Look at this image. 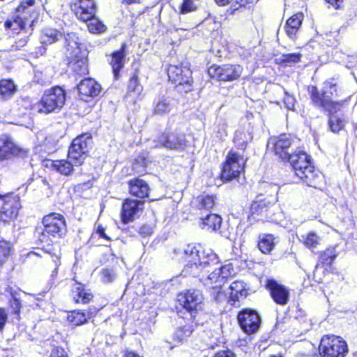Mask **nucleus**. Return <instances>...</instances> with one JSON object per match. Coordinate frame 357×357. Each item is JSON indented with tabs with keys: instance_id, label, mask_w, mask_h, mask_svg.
Here are the masks:
<instances>
[{
	"instance_id": "nucleus-1",
	"label": "nucleus",
	"mask_w": 357,
	"mask_h": 357,
	"mask_svg": "<svg viewBox=\"0 0 357 357\" xmlns=\"http://www.w3.org/2000/svg\"><path fill=\"white\" fill-rule=\"evenodd\" d=\"M186 264L183 272L185 275L198 277L202 271L219 263L218 255L211 249H202L199 245H187L183 250Z\"/></svg>"
},
{
	"instance_id": "nucleus-2",
	"label": "nucleus",
	"mask_w": 357,
	"mask_h": 357,
	"mask_svg": "<svg viewBox=\"0 0 357 357\" xmlns=\"http://www.w3.org/2000/svg\"><path fill=\"white\" fill-rule=\"evenodd\" d=\"M309 93L312 104L331 114L340 111L344 103V101L336 100L340 96L342 89L333 77L324 81L321 92L316 86H311L309 87Z\"/></svg>"
},
{
	"instance_id": "nucleus-3",
	"label": "nucleus",
	"mask_w": 357,
	"mask_h": 357,
	"mask_svg": "<svg viewBox=\"0 0 357 357\" xmlns=\"http://www.w3.org/2000/svg\"><path fill=\"white\" fill-rule=\"evenodd\" d=\"M294 173L303 183L308 186L317 188L321 175L314 171V167L311 165L310 157L303 151L295 152L288 156Z\"/></svg>"
},
{
	"instance_id": "nucleus-4",
	"label": "nucleus",
	"mask_w": 357,
	"mask_h": 357,
	"mask_svg": "<svg viewBox=\"0 0 357 357\" xmlns=\"http://www.w3.org/2000/svg\"><path fill=\"white\" fill-rule=\"evenodd\" d=\"M80 39L75 33H68L65 36L66 56L72 68L79 75L86 74L88 67L86 59L79 56Z\"/></svg>"
},
{
	"instance_id": "nucleus-5",
	"label": "nucleus",
	"mask_w": 357,
	"mask_h": 357,
	"mask_svg": "<svg viewBox=\"0 0 357 357\" xmlns=\"http://www.w3.org/2000/svg\"><path fill=\"white\" fill-rule=\"evenodd\" d=\"M235 270L231 264H227L224 266L215 268L205 279L203 283L205 286L212 289L211 296L215 301H218L224 296L221 291L222 286L225 283L227 280L234 275Z\"/></svg>"
},
{
	"instance_id": "nucleus-6",
	"label": "nucleus",
	"mask_w": 357,
	"mask_h": 357,
	"mask_svg": "<svg viewBox=\"0 0 357 357\" xmlns=\"http://www.w3.org/2000/svg\"><path fill=\"white\" fill-rule=\"evenodd\" d=\"M65 102L64 90L59 86H55L45 91L36 107L38 112L47 114L59 111L63 107Z\"/></svg>"
},
{
	"instance_id": "nucleus-7",
	"label": "nucleus",
	"mask_w": 357,
	"mask_h": 357,
	"mask_svg": "<svg viewBox=\"0 0 357 357\" xmlns=\"http://www.w3.org/2000/svg\"><path fill=\"white\" fill-rule=\"evenodd\" d=\"M169 81L176 84L177 91L188 93L192 90V72L188 67L183 64L169 65L167 70Z\"/></svg>"
},
{
	"instance_id": "nucleus-8",
	"label": "nucleus",
	"mask_w": 357,
	"mask_h": 357,
	"mask_svg": "<svg viewBox=\"0 0 357 357\" xmlns=\"http://www.w3.org/2000/svg\"><path fill=\"white\" fill-rule=\"evenodd\" d=\"M92 145V137L89 133L82 134L73 139L69 147L68 158L75 166L82 165Z\"/></svg>"
},
{
	"instance_id": "nucleus-9",
	"label": "nucleus",
	"mask_w": 357,
	"mask_h": 357,
	"mask_svg": "<svg viewBox=\"0 0 357 357\" xmlns=\"http://www.w3.org/2000/svg\"><path fill=\"white\" fill-rule=\"evenodd\" d=\"M44 229L40 240L47 242L48 235L54 238H62L66 232V221L61 215L56 213H50L43 218Z\"/></svg>"
},
{
	"instance_id": "nucleus-10",
	"label": "nucleus",
	"mask_w": 357,
	"mask_h": 357,
	"mask_svg": "<svg viewBox=\"0 0 357 357\" xmlns=\"http://www.w3.org/2000/svg\"><path fill=\"white\" fill-rule=\"evenodd\" d=\"M347 351V344L340 337L325 336L321 340L319 353L324 357H344Z\"/></svg>"
},
{
	"instance_id": "nucleus-11",
	"label": "nucleus",
	"mask_w": 357,
	"mask_h": 357,
	"mask_svg": "<svg viewBox=\"0 0 357 357\" xmlns=\"http://www.w3.org/2000/svg\"><path fill=\"white\" fill-rule=\"evenodd\" d=\"M245 160L239 153L230 151L223 164L221 178L223 181H230L237 178L243 170Z\"/></svg>"
},
{
	"instance_id": "nucleus-12",
	"label": "nucleus",
	"mask_w": 357,
	"mask_h": 357,
	"mask_svg": "<svg viewBox=\"0 0 357 357\" xmlns=\"http://www.w3.org/2000/svg\"><path fill=\"white\" fill-rule=\"evenodd\" d=\"M243 72L239 65L212 66L208 69L209 76L219 81L231 82L237 79Z\"/></svg>"
},
{
	"instance_id": "nucleus-13",
	"label": "nucleus",
	"mask_w": 357,
	"mask_h": 357,
	"mask_svg": "<svg viewBox=\"0 0 357 357\" xmlns=\"http://www.w3.org/2000/svg\"><path fill=\"white\" fill-rule=\"evenodd\" d=\"M0 218L6 222L15 218L21 207L20 197L16 195L2 196L0 195Z\"/></svg>"
},
{
	"instance_id": "nucleus-14",
	"label": "nucleus",
	"mask_w": 357,
	"mask_h": 357,
	"mask_svg": "<svg viewBox=\"0 0 357 357\" xmlns=\"http://www.w3.org/2000/svg\"><path fill=\"white\" fill-rule=\"evenodd\" d=\"M27 151L15 144L12 137L8 135H0V161L11 158L13 156L24 157Z\"/></svg>"
},
{
	"instance_id": "nucleus-15",
	"label": "nucleus",
	"mask_w": 357,
	"mask_h": 357,
	"mask_svg": "<svg viewBox=\"0 0 357 357\" xmlns=\"http://www.w3.org/2000/svg\"><path fill=\"white\" fill-rule=\"evenodd\" d=\"M238 321L242 330L248 334L256 333L261 324V319L258 313L250 309H245L240 312Z\"/></svg>"
},
{
	"instance_id": "nucleus-16",
	"label": "nucleus",
	"mask_w": 357,
	"mask_h": 357,
	"mask_svg": "<svg viewBox=\"0 0 357 357\" xmlns=\"http://www.w3.org/2000/svg\"><path fill=\"white\" fill-rule=\"evenodd\" d=\"M155 146L165 147L168 149H183L186 146L185 135L178 132H164L156 141Z\"/></svg>"
},
{
	"instance_id": "nucleus-17",
	"label": "nucleus",
	"mask_w": 357,
	"mask_h": 357,
	"mask_svg": "<svg viewBox=\"0 0 357 357\" xmlns=\"http://www.w3.org/2000/svg\"><path fill=\"white\" fill-rule=\"evenodd\" d=\"M180 304L188 312L192 314L201 307L203 296L198 289H190L178 296Z\"/></svg>"
},
{
	"instance_id": "nucleus-18",
	"label": "nucleus",
	"mask_w": 357,
	"mask_h": 357,
	"mask_svg": "<svg viewBox=\"0 0 357 357\" xmlns=\"http://www.w3.org/2000/svg\"><path fill=\"white\" fill-rule=\"evenodd\" d=\"M34 3L35 0H22L16 8L17 17L14 22H6V26L7 27H12L14 24H17L20 29H23L29 22L33 23V20H29L27 16L31 12V7Z\"/></svg>"
},
{
	"instance_id": "nucleus-19",
	"label": "nucleus",
	"mask_w": 357,
	"mask_h": 357,
	"mask_svg": "<svg viewBox=\"0 0 357 357\" xmlns=\"http://www.w3.org/2000/svg\"><path fill=\"white\" fill-rule=\"evenodd\" d=\"M144 202L131 199H126L121 208V220L124 224L132 222L142 211Z\"/></svg>"
},
{
	"instance_id": "nucleus-20",
	"label": "nucleus",
	"mask_w": 357,
	"mask_h": 357,
	"mask_svg": "<svg viewBox=\"0 0 357 357\" xmlns=\"http://www.w3.org/2000/svg\"><path fill=\"white\" fill-rule=\"evenodd\" d=\"M74 6L76 17L83 22H87L96 15L97 8L94 0H79Z\"/></svg>"
},
{
	"instance_id": "nucleus-21",
	"label": "nucleus",
	"mask_w": 357,
	"mask_h": 357,
	"mask_svg": "<svg viewBox=\"0 0 357 357\" xmlns=\"http://www.w3.org/2000/svg\"><path fill=\"white\" fill-rule=\"evenodd\" d=\"M266 288L269 290L273 301L278 305H284L289 301V291L284 286L273 280H268Z\"/></svg>"
},
{
	"instance_id": "nucleus-22",
	"label": "nucleus",
	"mask_w": 357,
	"mask_h": 357,
	"mask_svg": "<svg viewBox=\"0 0 357 357\" xmlns=\"http://www.w3.org/2000/svg\"><path fill=\"white\" fill-rule=\"evenodd\" d=\"M271 206V202L263 198L262 195L257 197L250 206V213L253 219L264 220V218H268V211Z\"/></svg>"
},
{
	"instance_id": "nucleus-23",
	"label": "nucleus",
	"mask_w": 357,
	"mask_h": 357,
	"mask_svg": "<svg viewBox=\"0 0 357 357\" xmlns=\"http://www.w3.org/2000/svg\"><path fill=\"white\" fill-rule=\"evenodd\" d=\"M176 106L175 100L170 96L159 95L153 104V112L155 115L164 116L169 114Z\"/></svg>"
},
{
	"instance_id": "nucleus-24",
	"label": "nucleus",
	"mask_w": 357,
	"mask_h": 357,
	"mask_svg": "<svg viewBox=\"0 0 357 357\" xmlns=\"http://www.w3.org/2000/svg\"><path fill=\"white\" fill-rule=\"evenodd\" d=\"M268 144L273 145L275 154L282 160H287L288 156L291 155L287 151L291 144V139L288 135L283 134L277 138H273L269 141Z\"/></svg>"
},
{
	"instance_id": "nucleus-25",
	"label": "nucleus",
	"mask_w": 357,
	"mask_h": 357,
	"mask_svg": "<svg viewBox=\"0 0 357 357\" xmlns=\"http://www.w3.org/2000/svg\"><path fill=\"white\" fill-rule=\"evenodd\" d=\"M82 98L96 97L101 91L100 85L91 78L84 79L77 86Z\"/></svg>"
},
{
	"instance_id": "nucleus-26",
	"label": "nucleus",
	"mask_w": 357,
	"mask_h": 357,
	"mask_svg": "<svg viewBox=\"0 0 357 357\" xmlns=\"http://www.w3.org/2000/svg\"><path fill=\"white\" fill-rule=\"evenodd\" d=\"M304 19V15L302 13H297L290 17L284 26V30L286 35L292 40H295L297 36V33L299 31Z\"/></svg>"
},
{
	"instance_id": "nucleus-27",
	"label": "nucleus",
	"mask_w": 357,
	"mask_h": 357,
	"mask_svg": "<svg viewBox=\"0 0 357 357\" xmlns=\"http://www.w3.org/2000/svg\"><path fill=\"white\" fill-rule=\"evenodd\" d=\"M129 192L134 197L144 199L149 196L150 188L149 184L139 178H135L128 181Z\"/></svg>"
},
{
	"instance_id": "nucleus-28",
	"label": "nucleus",
	"mask_w": 357,
	"mask_h": 357,
	"mask_svg": "<svg viewBox=\"0 0 357 357\" xmlns=\"http://www.w3.org/2000/svg\"><path fill=\"white\" fill-rule=\"evenodd\" d=\"M229 302L231 305L238 306V303L247 296L245 284L242 281H234L230 285Z\"/></svg>"
},
{
	"instance_id": "nucleus-29",
	"label": "nucleus",
	"mask_w": 357,
	"mask_h": 357,
	"mask_svg": "<svg viewBox=\"0 0 357 357\" xmlns=\"http://www.w3.org/2000/svg\"><path fill=\"white\" fill-rule=\"evenodd\" d=\"M126 48V45L123 43L121 45V47L119 50L115 51L112 53L110 64L112 68L113 74L115 79H119L120 76V71L124 66Z\"/></svg>"
},
{
	"instance_id": "nucleus-30",
	"label": "nucleus",
	"mask_w": 357,
	"mask_h": 357,
	"mask_svg": "<svg viewBox=\"0 0 357 357\" xmlns=\"http://www.w3.org/2000/svg\"><path fill=\"white\" fill-rule=\"evenodd\" d=\"M72 296L75 303L82 304L88 303L93 298L91 291L78 282H75L72 286Z\"/></svg>"
},
{
	"instance_id": "nucleus-31",
	"label": "nucleus",
	"mask_w": 357,
	"mask_h": 357,
	"mask_svg": "<svg viewBox=\"0 0 357 357\" xmlns=\"http://www.w3.org/2000/svg\"><path fill=\"white\" fill-rule=\"evenodd\" d=\"M222 223V218L217 214L209 213L199 220V227L202 229L216 231L220 229Z\"/></svg>"
},
{
	"instance_id": "nucleus-32",
	"label": "nucleus",
	"mask_w": 357,
	"mask_h": 357,
	"mask_svg": "<svg viewBox=\"0 0 357 357\" xmlns=\"http://www.w3.org/2000/svg\"><path fill=\"white\" fill-rule=\"evenodd\" d=\"M17 86L11 79L0 80V99L7 100L17 92Z\"/></svg>"
},
{
	"instance_id": "nucleus-33",
	"label": "nucleus",
	"mask_w": 357,
	"mask_h": 357,
	"mask_svg": "<svg viewBox=\"0 0 357 357\" xmlns=\"http://www.w3.org/2000/svg\"><path fill=\"white\" fill-rule=\"evenodd\" d=\"M275 238L272 234H261L259 236L258 248L264 254H269L274 248Z\"/></svg>"
},
{
	"instance_id": "nucleus-34",
	"label": "nucleus",
	"mask_w": 357,
	"mask_h": 357,
	"mask_svg": "<svg viewBox=\"0 0 357 357\" xmlns=\"http://www.w3.org/2000/svg\"><path fill=\"white\" fill-rule=\"evenodd\" d=\"M75 165L70 160H60L52 162V167L61 173V174L68 176L70 175L73 171V166Z\"/></svg>"
},
{
	"instance_id": "nucleus-35",
	"label": "nucleus",
	"mask_w": 357,
	"mask_h": 357,
	"mask_svg": "<svg viewBox=\"0 0 357 357\" xmlns=\"http://www.w3.org/2000/svg\"><path fill=\"white\" fill-rule=\"evenodd\" d=\"M252 139L249 132L243 130H237L234 138V142L238 149L244 151L248 142Z\"/></svg>"
},
{
	"instance_id": "nucleus-36",
	"label": "nucleus",
	"mask_w": 357,
	"mask_h": 357,
	"mask_svg": "<svg viewBox=\"0 0 357 357\" xmlns=\"http://www.w3.org/2000/svg\"><path fill=\"white\" fill-rule=\"evenodd\" d=\"M68 321L73 326H78L87 322L86 314L80 310H73L68 313Z\"/></svg>"
},
{
	"instance_id": "nucleus-37",
	"label": "nucleus",
	"mask_w": 357,
	"mask_h": 357,
	"mask_svg": "<svg viewBox=\"0 0 357 357\" xmlns=\"http://www.w3.org/2000/svg\"><path fill=\"white\" fill-rule=\"evenodd\" d=\"M61 36V33L57 30L51 28H45L43 30L41 41L44 44H52L57 41Z\"/></svg>"
},
{
	"instance_id": "nucleus-38",
	"label": "nucleus",
	"mask_w": 357,
	"mask_h": 357,
	"mask_svg": "<svg viewBox=\"0 0 357 357\" xmlns=\"http://www.w3.org/2000/svg\"><path fill=\"white\" fill-rule=\"evenodd\" d=\"M299 240L306 248L312 250L319 243L320 238L315 232L310 231L306 234L301 235Z\"/></svg>"
},
{
	"instance_id": "nucleus-39",
	"label": "nucleus",
	"mask_w": 357,
	"mask_h": 357,
	"mask_svg": "<svg viewBox=\"0 0 357 357\" xmlns=\"http://www.w3.org/2000/svg\"><path fill=\"white\" fill-rule=\"evenodd\" d=\"M199 202L198 208L201 210L209 211L213 208L215 203V197L213 195H201L197 197Z\"/></svg>"
},
{
	"instance_id": "nucleus-40",
	"label": "nucleus",
	"mask_w": 357,
	"mask_h": 357,
	"mask_svg": "<svg viewBox=\"0 0 357 357\" xmlns=\"http://www.w3.org/2000/svg\"><path fill=\"white\" fill-rule=\"evenodd\" d=\"M89 23L87 24L89 31L91 33H102L105 31L106 27L103 24L102 22H100L98 18L95 17H92L90 20L87 21Z\"/></svg>"
},
{
	"instance_id": "nucleus-41",
	"label": "nucleus",
	"mask_w": 357,
	"mask_h": 357,
	"mask_svg": "<svg viewBox=\"0 0 357 357\" xmlns=\"http://www.w3.org/2000/svg\"><path fill=\"white\" fill-rule=\"evenodd\" d=\"M198 8L197 0H183L179 6L180 13L185 15L195 11Z\"/></svg>"
},
{
	"instance_id": "nucleus-42",
	"label": "nucleus",
	"mask_w": 357,
	"mask_h": 357,
	"mask_svg": "<svg viewBox=\"0 0 357 357\" xmlns=\"http://www.w3.org/2000/svg\"><path fill=\"white\" fill-rule=\"evenodd\" d=\"M11 252L10 243L6 241H0V265L8 259Z\"/></svg>"
},
{
	"instance_id": "nucleus-43",
	"label": "nucleus",
	"mask_w": 357,
	"mask_h": 357,
	"mask_svg": "<svg viewBox=\"0 0 357 357\" xmlns=\"http://www.w3.org/2000/svg\"><path fill=\"white\" fill-rule=\"evenodd\" d=\"M128 90L129 92L134 93L137 96H139L143 90L142 86L139 84L138 77L135 74L129 79Z\"/></svg>"
},
{
	"instance_id": "nucleus-44",
	"label": "nucleus",
	"mask_w": 357,
	"mask_h": 357,
	"mask_svg": "<svg viewBox=\"0 0 357 357\" xmlns=\"http://www.w3.org/2000/svg\"><path fill=\"white\" fill-rule=\"evenodd\" d=\"M328 125L332 132H338L340 130L343 129L344 122L340 118L335 115H331L328 120Z\"/></svg>"
},
{
	"instance_id": "nucleus-45",
	"label": "nucleus",
	"mask_w": 357,
	"mask_h": 357,
	"mask_svg": "<svg viewBox=\"0 0 357 357\" xmlns=\"http://www.w3.org/2000/svg\"><path fill=\"white\" fill-rule=\"evenodd\" d=\"M193 331L192 325H185L176 330L174 334L175 338L178 342H182L185 338L189 337Z\"/></svg>"
},
{
	"instance_id": "nucleus-46",
	"label": "nucleus",
	"mask_w": 357,
	"mask_h": 357,
	"mask_svg": "<svg viewBox=\"0 0 357 357\" xmlns=\"http://www.w3.org/2000/svg\"><path fill=\"white\" fill-rule=\"evenodd\" d=\"M337 256L335 248H328L322 255L321 258L323 261L326 264H331Z\"/></svg>"
},
{
	"instance_id": "nucleus-47",
	"label": "nucleus",
	"mask_w": 357,
	"mask_h": 357,
	"mask_svg": "<svg viewBox=\"0 0 357 357\" xmlns=\"http://www.w3.org/2000/svg\"><path fill=\"white\" fill-rule=\"evenodd\" d=\"M301 54L300 53H292L282 55V62L285 63H298L300 61Z\"/></svg>"
},
{
	"instance_id": "nucleus-48",
	"label": "nucleus",
	"mask_w": 357,
	"mask_h": 357,
	"mask_svg": "<svg viewBox=\"0 0 357 357\" xmlns=\"http://www.w3.org/2000/svg\"><path fill=\"white\" fill-rule=\"evenodd\" d=\"M253 4L252 0H236L235 3H233L231 7V14L234 13V10H238L239 8L245 7L248 5Z\"/></svg>"
},
{
	"instance_id": "nucleus-49",
	"label": "nucleus",
	"mask_w": 357,
	"mask_h": 357,
	"mask_svg": "<svg viewBox=\"0 0 357 357\" xmlns=\"http://www.w3.org/2000/svg\"><path fill=\"white\" fill-rule=\"evenodd\" d=\"M283 93H284V104L286 107L289 110H293L294 109V103L295 99L294 97L290 96L287 92L283 90Z\"/></svg>"
},
{
	"instance_id": "nucleus-50",
	"label": "nucleus",
	"mask_w": 357,
	"mask_h": 357,
	"mask_svg": "<svg viewBox=\"0 0 357 357\" xmlns=\"http://www.w3.org/2000/svg\"><path fill=\"white\" fill-rule=\"evenodd\" d=\"M102 277L105 282H110L114 280L115 275L112 270L105 268L102 271Z\"/></svg>"
},
{
	"instance_id": "nucleus-51",
	"label": "nucleus",
	"mask_w": 357,
	"mask_h": 357,
	"mask_svg": "<svg viewBox=\"0 0 357 357\" xmlns=\"http://www.w3.org/2000/svg\"><path fill=\"white\" fill-rule=\"evenodd\" d=\"M50 357H68L65 350L61 347L52 349Z\"/></svg>"
},
{
	"instance_id": "nucleus-52",
	"label": "nucleus",
	"mask_w": 357,
	"mask_h": 357,
	"mask_svg": "<svg viewBox=\"0 0 357 357\" xmlns=\"http://www.w3.org/2000/svg\"><path fill=\"white\" fill-rule=\"evenodd\" d=\"M7 313L6 312L5 310L0 308V332L3 331L7 321Z\"/></svg>"
},
{
	"instance_id": "nucleus-53",
	"label": "nucleus",
	"mask_w": 357,
	"mask_h": 357,
	"mask_svg": "<svg viewBox=\"0 0 357 357\" xmlns=\"http://www.w3.org/2000/svg\"><path fill=\"white\" fill-rule=\"evenodd\" d=\"M213 357H236L231 350H224L216 352Z\"/></svg>"
},
{
	"instance_id": "nucleus-54",
	"label": "nucleus",
	"mask_w": 357,
	"mask_h": 357,
	"mask_svg": "<svg viewBox=\"0 0 357 357\" xmlns=\"http://www.w3.org/2000/svg\"><path fill=\"white\" fill-rule=\"evenodd\" d=\"M50 255H51L52 260L54 263V273H56L57 269L60 266V255L57 254L52 255L50 251L47 252Z\"/></svg>"
},
{
	"instance_id": "nucleus-55",
	"label": "nucleus",
	"mask_w": 357,
	"mask_h": 357,
	"mask_svg": "<svg viewBox=\"0 0 357 357\" xmlns=\"http://www.w3.org/2000/svg\"><path fill=\"white\" fill-rule=\"evenodd\" d=\"M40 76H42V73H39V72H37L35 74V80L37 83L41 84V85H44V84H46L47 83H49L50 81L49 79H40Z\"/></svg>"
},
{
	"instance_id": "nucleus-56",
	"label": "nucleus",
	"mask_w": 357,
	"mask_h": 357,
	"mask_svg": "<svg viewBox=\"0 0 357 357\" xmlns=\"http://www.w3.org/2000/svg\"><path fill=\"white\" fill-rule=\"evenodd\" d=\"M148 160L144 156H139L135 159V165H139L144 167H146L148 165Z\"/></svg>"
},
{
	"instance_id": "nucleus-57",
	"label": "nucleus",
	"mask_w": 357,
	"mask_h": 357,
	"mask_svg": "<svg viewBox=\"0 0 357 357\" xmlns=\"http://www.w3.org/2000/svg\"><path fill=\"white\" fill-rule=\"evenodd\" d=\"M96 232L99 234V236L101 238H105L106 240H108V241L110 240V238L105 234V229L102 226H100V225L98 226L97 229H96Z\"/></svg>"
},
{
	"instance_id": "nucleus-58",
	"label": "nucleus",
	"mask_w": 357,
	"mask_h": 357,
	"mask_svg": "<svg viewBox=\"0 0 357 357\" xmlns=\"http://www.w3.org/2000/svg\"><path fill=\"white\" fill-rule=\"evenodd\" d=\"M326 1L332 6L334 8H339L343 2V0H326Z\"/></svg>"
},
{
	"instance_id": "nucleus-59",
	"label": "nucleus",
	"mask_w": 357,
	"mask_h": 357,
	"mask_svg": "<svg viewBox=\"0 0 357 357\" xmlns=\"http://www.w3.org/2000/svg\"><path fill=\"white\" fill-rule=\"evenodd\" d=\"M12 307L14 309L15 313L18 316L19 313H20V303L19 300L14 299L12 303Z\"/></svg>"
},
{
	"instance_id": "nucleus-60",
	"label": "nucleus",
	"mask_w": 357,
	"mask_h": 357,
	"mask_svg": "<svg viewBox=\"0 0 357 357\" xmlns=\"http://www.w3.org/2000/svg\"><path fill=\"white\" fill-rule=\"evenodd\" d=\"M96 314V310H89L87 311V312L86 313L87 319H91Z\"/></svg>"
},
{
	"instance_id": "nucleus-61",
	"label": "nucleus",
	"mask_w": 357,
	"mask_h": 357,
	"mask_svg": "<svg viewBox=\"0 0 357 357\" xmlns=\"http://www.w3.org/2000/svg\"><path fill=\"white\" fill-rule=\"evenodd\" d=\"M231 0H215L217 4L220 6H225L231 2Z\"/></svg>"
},
{
	"instance_id": "nucleus-62",
	"label": "nucleus",
	"mask_w": 357,
	"mask_h": 357,
	"mask_svg": "<svg viewBox=\"0 0 357 357\" xmlns=\"http://www.w3.org/2000/svg\"><path fill=\"white\" fill-rule=\"evenodd\" d=\"M124 357H140V356L138 354H135V352L127 351L125 354Z\"/></svg>"
},
{
	"instance_id": "nucleus-63",
	"label": "nucleus",
	"mask_w": 357,
	"mask_h": 357,
	"mask_svg": "<svg viewBox=\"0 0 357 357\" xmlns=\"http://www.w3.org/2000/svg\"><path fill=\"white\" fill-rule=\"evenodd\" d=\"M84 185H86L88 188H90L91 186L90 182H87V183H84L79 185L78 187H82Z\"/></svg>"
},
{
	"instance_id": "nucleus-64",
	"label": "nucleus",
	"mask_w": 357,
	"mask_h": 357,
	"mask_svg": "<svg viewBox=\"0 0 357 357\" xmlns=\"http://www.w3.org/2000/svg\"><path fill=\"white\" fill-rule=\"evenodd\" d=\"M271 357H282L280 355H272Z\"/></svg>"
}]
</instances>
